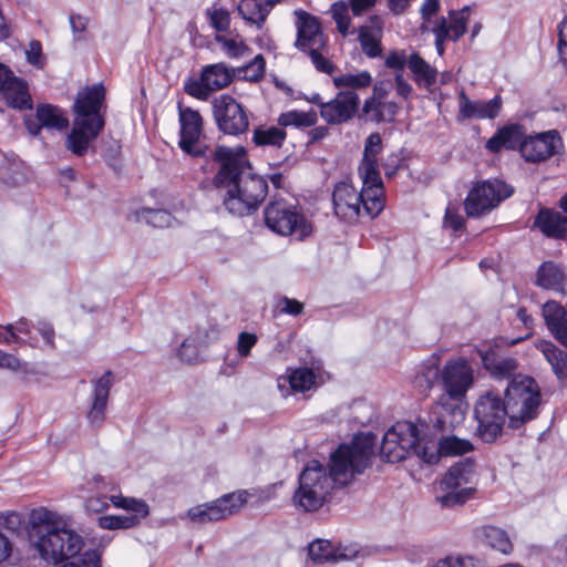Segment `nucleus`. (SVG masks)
<instances>
[{
    "label": "nucleus",
    "instance_id": "f257e3e1",
    "mask_svg": "<svg viewBox=\"0 0 567 567\" xmlns=\"http://www.w3.org/2000/svg\"><path fill=\"white\" fill-rule=\"evenodd\" d=\"M219 169L213 178L217 188L226 190L223 204L233 215L244 216L256 210L268 192L267 182L251 173L244 146H217L209 151Z\"/></svg>",
    "mask_w": 567,
    "mask_h": 567
},
{
    "label": "nucleus",
    "instance_id": "f03ea898",
    "mask_svg": "<svg viewBox=\"0 0 567 567\" xmlns=\"http://www.w3.org/2000/svg\"><path fill=\"white\" fill-rule=\"evenodd\" d=\"M375 436L371 433L355 435L351 443L341 444L330 456L329 474L318 461H311L299 476V483L322 495L336 486L349 484L371 464Z\"/></svg>",
    "mask_w": 567,
    "mask_h": 567
},
{
    "label": "nucleus",
    "instance_id": "7ed1b4c3",
    "mask_svg": "<svg viewBox=\"0 0 567 567\" xmlns=\"http://www.w3.org/2000/svg\"><path fill=\"white\" fill-rule=\"evenodd\" d=\"M28 525L34 547L47 561L56 564L75 558L84 547L83 537L65 526L62 515L47 507L32 509Z\"/></svg>",
    "mask_w": 567,
    "mask_h": 567
},
{
    "label": "nucleus",
    "instance_id": "20e7f679",
    "mask_svg": "<svg viewBox=\"0 0 567 567\" xmlns=\"http://www.w3.org/2000/svg\"><path fill=\"white\" fill-rule=\"evenodd\" d=\"M104 96L105 91L101 85L82 91L76 96L73 127L66 137L65 146L78 156L86 153L90 144L104 127L101 115Z\"/></svg>",
    "mask_w": 567,
    "mask_h": 567
},
{
    "label": "nucleus",
    "instance_id": "39448f33",
    "mask_svg": "<svg viewBox=\"0 0 567 567\" xmlns=\"http://www.w3.org/2000/svg\"><path fill=\"white\" fill-rule=\"evenodd\" d=\"M370 186L362 183L359 192L349 181L337 183L332 190L334 215L348 224L357 223L363 215L371 218L378 216L383 209V186H380L378 194Z\"/></svg>",
    "mask_w": 567,
    "mask_h": 567
},
{
    "label": "nucleus",
    "instance_id": "423d86ee",
    "mask_svg": "<svg viewBox=\"0 0 567 567\" xmlns=\"http://www.w3.org/2000/svg\"><path fill=\"white\" fill-rule=\"evenodd\" d=\"M478 474L471 458L452 465L440 482L441 493L436 496L442 507L452 508L474 498L477 492Z\"/></svg>",
    "mask_w": 567,
    "mask_h": 567
},
{
    "label": "nucleus",
    "instance_id": "0eeeda50",
    "mask_svg": "<svg viewBox=\"0 0 567 567\" xmlns=\"http://www.w3.org/2000/svg\"><path fill=\"white\" fill-rule=\"evenodd\" d=\"M415 454L427 463L437 460L435 454L427 455L426 449L421 446L417 427L411 422H396L390 427L381 444V455L390 463L400 462Z\"/></svg>",
    "mask_w": 567,
    "mask_h": 567
},
{
    "label": "nucleus",
    "instance_id": "6e6552de",
    "mask_svg": "<svg viewBox=\"0 0 567 567\" xmlns=\"http://www.w3.org/2000/svg\"><path fill=\"white\" fill-rule=\"evenodd\" d=\"M264 215L267 227L278 235L302 240L312 233L311 223L285 200L269 203Z\"/></svg>",
    "mask_w": 567,
    "mask_h": 567
},
{
    "label": "nucleus",
    "instance_id": "1a4fd4ad",
    "mask_svg": "<svg viewBox=\"0 0 567 567\" xmlns=\"http://www.w3.org/2000/svg\"><path fill=\"white\" fill-rule=\"evenodd\" d=\"M474 414L478 422L477 433L486 443L496 441L502 434L506 416L509 417L507 403L494 391H487L478 398Z\"/></svg>",
    "mask_w": 567,
    "mask_h": 567
},
{
    "label": "nucleus",
    "instance_id": "9d476101",
    "mask_svg": "<svg viewBox=\"0 0 567 567\" xmlns=\"http://www.w3.org/2000/svg\"><path fill=\"white\" fill-rule=\"evenodd\" d=\"M513 193L514 188L499 179L478 182L472 187L465 198V212L470 217L484 216L511 197Z\"/></svg>",
    "mask_w": 567,
    "mask_h": 567
},
{
    "label": "nucleus",
    "instance_id": "9b49d317",
    "mask_svg": "<svg viewBox=\"0 0 567 567\" xmlns=\"http://www.w3.org/2000/svg\"><path fill=\"white\" fill-rule=\"evenodd\" d=\"M179 148L192 157L208 155V146L202 141L204 120L198 111L178 104Z\"/></svg>",
    "mask_w": 567,
    "mask_h": 567
},
{
    "label": "nucleus",
    "instance_id": "f8f14e48",
    "mask_svg": "<svg viewBox=\"0 0 567 567\" xmlns=\"http://www.w3.org/2000/svg\"><path fill=\"white\" fill-rule=\"evenodd\" d=\"M213 117L217 128L227 135H240L249 127L245 107L228 94H221L212 101Z\"/></svg>",
    "mask_w": 567,
    "mask_h": 567
},
{
    "label": "nucleus",
    "instance_id": "ddd939ff",
    "mask_svg": "<svg viewBox=\"0 0 567 567\" xmlns=\"http://www.w3.org/2000/svg\"><path fill=\"white\" fill-rule=\"evenodd\" d=\"M233 81L230 70L224 63L203 68L199 78H189L184 82V91L192 97L207 101L209 96L228 86Z\"/></svg>",
    "mask_w": 567,
    "mask_h": 567
},
{
    "label": "nucleus",
    "instance_id": "4468645a",
    "mask_svg": "<svg viewBox=\"0 0 567 567\" xmlns=\"http://www.w3.org/2000/svg\"><path fill=\"white\" fill-rule=\"evenodd\" d=\"M248 499L247 491L226 494L218 499L188 509L190 520L199 524L217 522L239 512Z\"/></svg>",
    "mask_w": 567,
    "mask_h": 567
},
{
    "label": "nucleus",
    "instance_id": "2eb2a0df",
    "mask_svg": "<svg viewBox=\"0 0 567 567\" xmlns=\"http://www.w3.org/2000/svg\"><path fill=\"white\" fill-rule=\"evenodd\" d=\"M441 381L445 394L462 402L474 384L473 367L464 358L449 360L441 371Z\"/></svg>",
    "mask_w": 567,
    "mask_h": 567
},
{
    "label": "nucleus",
    "instance_id": "dca6fc26",
    "mask_svg": "<svg viewBox=\"0 0 567 567\" xmlns=\"http://www.w3.org/2000/svg\"><path fill=\"white\" fill-rule=\"evenodd\" d=\"M297 39L295 42L296 48L305 53L315 50L326 49L328 38L324 35L320 21L317 17L302 11H295Z\"/></svg>",
    "mask_w": 567,
    "mask_h": 567
},
{
    "label": "nucleus",
    "instance_id": "f3484780",
    "mask_svg": "<svg viewBox=\"0 0 567 567\" xmlns=\"http://www.w3.org/2000/svg\"><path fill=\"white\" fill-rule=\"evenodd\" d=\"M383 148L382 137L379 133L370 134L364 143L363 157L358 172L362 183H369L370 189L380 193V186H383L379 172L378 155Z\"/></svg>",
    "mask_w": 567,
    "mask_h": 567
},
{
    "label": "nucleus",
    "instance_id": "a211bd4d",
    "mask_svg": "<svg viewBox=\"0 0 567 567\" xmlns=\"http://www.w3.org/2000/svg\"><path fill=\"white\" fill-rule=\"evenodd\" d=\"M358 106V94L353 91H342L330 102L321 104L320 115L329 124H341L353 116Z\"/></svg>",
    "mask_w": 567,
    "mask_h": 567
},
{
    "label": "nucleus",
    "instance_id": "6ab92c4d",
    "mask_svg": "<svg viewBox=\"0 0 567 567\" xmlns=\"http://www.w3.org/2000/svg\"><path fill=\"white\" fill-rule=\"evenodd\" d=\"M560 145V137L555 131L528 136L520 143V154L527 162H542L555 154Z\"/></svg>",
    "mask_w": 567,
    "mask_h": 567
},
{
    "label": "nucleus",
    "instance_id": "aec40b11",
    "mask_svg": "<svg viewBox=\"0 0 567 567\" xmlns=\"http://www.w3.org/2000/svg\"><path fill=\"white\" fill-rule=\"evenodd\" d=\"M24 124L28 132L37 136L42 128L65 130L69 126V120L60 107L42 104L37 107L34 115H30L24 120Z\"/></svg>",
    "mask_w": 567,
    "mask_h": 567
},
{
    "label": "nucleus",
    "instance_id": "412c9836",
    "mask_svg": "<svg viewBox=\"0 0 567 567\" xmlns=\"http://www.w3.org/2000/svg\"><path fill=\"white\" fill-rule=\"evenodd\" d=\"M502 107V99L496 95L489 101H471L464 91L458 94V118L460 120H485L495 118Z\"/></svg>",
    "mask_w": 567,
    "mask_h": 567
},
{
    "label": "nucleus",
    "instance_id": "4be33fe9",
    "mask_svg": "<svg viewBox=\"0 0 567 567\" xmlns=\"http://www.w3.org/2000/svg\"><path fill=\"white\" fill-rule=\"evenodd\" d=\"M113 385V375L110 371L100 377L93 385V399L87 412V421L92 426H101L105 420L106 406L111 388Z\"/></svg>",
    "mask_w": 567,
    "mask_h": 567
},
{
    "label": "nucleus",
    "instance_id": "5701e85b",
    "mask_svg": "<svg viewBox=\"0 0 567 567\" xmlns=\"http://www.w3.org/2000/svg\"><path fill=\"white\" fill-rule=\"evenodd\" d=\"M308 555L316 564H336L354 558L357 549L351 547H336L329 540L317 539L309 545Z\"/></svg>",
    "mask_w": 567,
    "mask_h": 567
},
{
    "label": "nucleus",
    "instance_id": "b1692460",
    "mask_svg": "<svg viewBox=\"0 0 567 567\" xmlns=\"http://www.w3.org/2000/svg\"><path fill=\"white\" fill-rule=\"evenodd\" d=\"M540 390L533 392V398L507 403L509 411V426L517 429L524 423L535 419L540 405Z\"/></svg>",
    "mask_w": 567,
    "mask_h": 567
},
{
    "label": "nucleus",
    "instance_id": "393cba45",
    "mask_svg": "<svg viewBox=\"0 0 567 567\" xmlns=\"http://www.w3.org/2000/svg\"><path fill=\"white\" fill-rule=\"evenodd\" d=\"M483 367L493 378L508 379L514 375L517 362L509 357L498 355L495 351H478Z\"/></svg>",
    "mask_w": 567,
    "mask_h": 567
},
{
    "label": "nucleus",
    "instance_id": "a878e982",
    "mask_svg": "<svg viewBox=\"0 0 567 567\" xmlns=\"http://www.w3.org/2000/svg\"><path fill=\"white\" fill-rule=\"evenodd\" d=\"M535 284L543 289L565 293L566 275L557 264L545 261L536 271Z\"/></svg>",
    "mask_w": 567,
    "mask_h": 567
},
{
    "label": "nucleus",
    "instance_id": "bb28decb",
    "mask_svg": "<svg viewBox=\"0 0 567 567\" xmlns=\"http://www.w3.org/2000/svg\"><path fill=\"white\" fill-rule=\"evenodd\" d=\"M523 134L520 125L512 124L504 126L486 142V148L493 153H497L502 148L514 150L517 146L520 147Z\"/></svg>",
    "mask_w": 567,
    "mask_h": 567
},
{
    "label": "nucleus",
    "instance_id": "cd10ccee",
    "mask_svg": "<svg viewBox=\"0 0 567 567\" xmlns=\"http://www.w3.org/2000/svg\"><path fill=\"white\" fill-rule=\"evenodd\" d=\"M535 225L548 237L563 238L567 234V217L558 212L540 210Z\"/></svg>",
    "mask_w": 567,
    "mask_h": 567
},
{
    "label": "nucleus",
    "instance_id": "c85d7f7f",
    "mask_svg": "<svg viewBox=\"0 0 567 567\" xmlns=\"http://www.w3.org/2000/svg\"><path fill=\"white\" fill-rule=\"evenodd\" d=\"M408 66L419 86L430 89L436 83V69L421 58L419 53H412L409 56Z\"/></svg>",
    "mask_w": 567,
    "mask_h": 567
},
{
    "label": "nucleus",
    "instance_id": "c756f323",
    "mask_svg": "<svg viewBox=\"0 0 567 567\" xmlns=\"http://www.w3.org/2000/svg\"><path fill=\"white\" fill-rule=\"evenodd\" d=\"M399 110L395 102L388 100L368 99L363 105L365 115L377 123L393 121Z\"/></svg>",
    "mask_w": 567,
    "mask_h": 567
},
{
    "label": "nucleus",
    "instance_id": "7c9ffc66",
    "mask_svg": "<svg viewBox=\"0 0 567 567\" xmlns=\"http://www.w3.org/2000/svg\"><path fill=\"white\" fill-rule=\"evenodd\" d=\"M0 91L3 92L8 104L16 109H31V96L28 92V85L24 81L14 78L6 84Z\"/></svg>",
    "mask_w": 567,
    "mask_h": 567
},
{
    "label": "nucleus",
    "instance_id": "2f4dec72",
    "mask_svg": "<svg viewBox=\"0 0 567 567\" xmlns=\"http://www.w3.org/2000/svg\"><path fill=\"white\" fill-rule=\"evenodd\" d=\"M538 389L539 388L533 378L517 375L513 378L505 390L506 403L524 400L526 396L530 400L533 398V392Z\"/></svg>",
    "mask_w": 567,
    "mask_h": 567
},
{
    "label": "nucleus",
    "instance_id": "473e14b6",
    "mask_svg": "<svg viewBox=\"0 0 567 567\" xmlns=\"http://www.w3.org/2000/svg\"><path fill=\"white\" fill-rule=\"evenodd\" d=\"M271 10L267 0H241L238 4V12L243 19L257 24L259 28H261Z\"/></svg>",
    "mask_w": 567,
    "mask_h": 567
},
{
    "label": "nucleus",
    "instance_id": "72a5a7b5",
    "mask_svg": "<svg viewBox=\"0 0 567 567\" xmlns=\"http://www.w3.org/2000/svg\"><path fill=\"white\" fill-rule=\"evenodd\" d=\"M537 348L544 354L559 379L567 378V353L550 341H540Z\"/></svg>",
    "mask_w": 567,
    "mask_h": 567
},
{
    "label": "nucleus",
    "instance_id": "f704fd0d",
    "mask_svg": "<svg viewBox=\"0 0 567 567\" xmlns=\"http://www.w3.org/2000/svg\"><path fill=\"white\" fill-rule=\"evenodd\" d=\"M482 539L484 544L492 549L508 555L513 550V543L508 534L496 526H485L482 529Z\"/></svg>",
    "mask_w": 567,
    "mask_h": 567
},
{
    "label": "nucleus",
    "instance_id": "c9c22d12",
    "mask_svg": "<svg viewBox=\"0 0 567 567\" xmlns=\"http://www.w3.org/2000/svg\"><path fill=\"white\" fill-rule=\"evenodd\" d=\"M468 17L470 8L464 7L458 11L451 10L447 18L441 17L437 20H444L445 30L450 41L455 42L466 32Z\"/></svg>",
    "mask_w": 567,
    "mask_h": 567
},
{
    "label": "nucleus",
    "instance_id": "e433bc0d",
    "mask_svg": "<svg viewBox=\"0 0 567 567\" xmlns=\"http://www.w3.org/2000/svg\"><path fill=\"white\" fill-rule=\"evenodd\" d=\"M17 341L28 342L30 346L37 344L27 320H19L16 324L0 326V342L11 343Z\"/></svg>",
    "mask_w": 567,
    "mask_h": 567
},
{
    "label": "nucleus",
    "instance_id": "4c0bfd02",
    "mask_svg": "<svg viewBox=\"0 0 567 567\" xmlns=\"http://www.w3.org/2000/svg\"><path fill=\"white\" fill-rule=\"evenodd\" d=\"M287 137L284 128L277 126H258L252 132V142L257 146L281 147Z\"/></svg>",
    "mask_w": 567,
    "mask_h": 567
},
{
    "label": "nucleus",
    "instance_id": "58836bf2",
    "mask_svg": "<svg viewBox=\"0 0 567 567\" xmlns=\"http://www.w3.org/2000/svg\"><path fill=\"white\" fill-rule=\"evenodd\" d=\"M326 497V495L318 493V491L310 489L307 484L305 486L299 483V488L293 495V503L305 512H313L323 505Z\"/></svg>",
    "mask_w": 567,
    "mask_h": 567
},
{
    "label": "nucleus",
    "instance_id": "ea45409f",
    "mask_svg": "<svg viewBox=\"0 0 567 567\" xmlns=\"http://www.w3.org/2000/svg\"><path fill=\"white\" fill-rule=\"evenodd\" d=\"M109 499L114 507L127 511L131 513L130 515H136L138 517V523L150 513L148 505L143 499L125 497L122 495H111Z\"/></svg>",
    "mask_w": 567,
    "mask_h": 567
},
{
    "label": "nucleus",
    "instance_id": "a19ab883",
    "mask_svg": "<svg viewBox=\"0 0 567 567\" xmlns=\"http://www.w3.org/2000/svg\"><path fill=\"white\" fill-rule=\"evenodd\" d=\"M361 49L369 58H375L381 53L380 31L372 27H361L359 31Z\"/></svg>",
    "mask_w": 567,
    "mask_h": 567
},
{
    "label": "nucleus",
    "instance_id": "79ce46f5",
    "mask_svg": "<svg viewBox=\"0 0 567 567\" xmlns=\"http://www.w3.org/2000/svg\"><path fill=\"white\" fill-rule=\"evenodd\" d=\"M207 341L203 339L199 333L187 337L178 349V358L188 364H194L199 361V347L206 344Z\"/></svg>",
    "mask_w": 567,
    "mask_h": 567
},
{
    "label": "nucleus",
    "instance_id": "37998d69",
    "mask_svg": "<svg viewBox=\"0 0 567 567\" xmlns=\"http://www.w3.org/2000/svg\"><path fill=\"white\" fill-rule=\"evenodd\" d=\"M287 380L293 392H306L317 384V374L311 369L299 368Z\"/></svg>",
    "mask_w": 567,
    "mask_h": 567
},
{
    "label": "nucleus",
    "instance_id": "c03bdc74",
    "mask_svg": "<svg viewBox=\"0 0 567 567\" xmlns=\"http://www.w3.org/2000/svg\"><path fill=\"white\" fill-rule=\"evenodd\" d=\"M318 116L315 111H289L280 114L278 123L281 126L293 125L296 127H309L317 123Z\"/></svg>",
    "mask_w": 567,
    "mask_h": 567
},
{
    "label": "nucleus",
    "instance_id": "a18cd8bd",
    "mask_svg": "<svg viewBox=\"0 0 567 567\" xmlns=\"http://www.w3.org/2000/svg\"><path fill=\"white\" fill-rule=\"evenodd\" d=\"M473 450V444L465 439L455 435L443 437L439 442V453L445 456H455Z\"/></svg>",
    "mask_w": 567,
    "mask_h": 567
},
{
    "label": "nucleus",
    "instance_id": "49530a36",
    "mask_svg": "<svg viewBox=\"0 0 567 567\" xmlns=\"http://www.w3.org/2000/svg\"><path fill=\"white\" fill-rule=\"evenodd\" d=\"M97 525L107 530L128 529L138 525V517L136 515H104L97 518Z\"/></svg>",
    "mask_w": 567,
    "mask_h": 567
},
{
    "label": "nucleus",
    "instance_id": "de8ad7c7",
    "mask_svg": "<svg viewBox=\"0 0 567 567\" xmlns=\"http://www.w3.org/2000/svg\"><path fill=\"white\" fill-rule=\"evenodd\" d=\"M441 371L436 359H431L422 363L417 370L415 382L424 389H431L441 378Z\"/></svg>",
    "mask_w": 567,
    "mask_h": 567
},
{
    "label": "nucleus",
    "instance_id": "09e8293b",
    "mask_svg": "<svg viewBox=\"0 0 567 567\" xmlns=\"http://www.w3.org/2000/svg\"><path fill=\"white\" fill-rule=\"evenodd\" d=\"M372 83L371 73L368 71H361L357 74H342L333 78V84L336 87H351V89H363L370 86Z\"/></svg>",
    "mask_w": 567,
    "mask_h": 567
},
{
    "label": "nucleus",
    "instance_id": "8fccbe9b",
    "mask_svg": "<svg viewBox=\"0 0 567 567\" xmlns=\"http://www.w3.org/2000/svg\"><path fill=\"white\" fill-rule=\"evenodd\" d=\"M216 41L221 45L223 51L228 58H243L249 53V48L239 35L234 38L217 35Z\"/></svg>",
    "mask_w": 567,
    "mask_h": 567
},
{
    "label": "nucleus",
    "instance_id": "3c124183",
    "mask_svg": "<svg viewBox=\"0 0 567 567\" xmlns=\"http://www.w3.org/2000/svg\"><path fill=\"white\" fill-rule=\"evenodd\" d=\"M543 316L549 329L567 320V309L557 301H547L543 306Z\"/></svg>",
    "mask_w": 567,
    "mask_h": 567
},
{
    "label": "nucleus",
    "instance_id": "603ef678",
    "mask_svg": "<svg viewBox=\"0 0 567 567\" xmlns=\"http://www.w3.org/2000/svg\"><path fill=\"white\" fill-rule=\"evenodd\" d=\"M206 16L208 18L209 24L218 32L226 31L230 24V14L229 12L219 7H212L207 9Z\"/></svg>",
    "mask_w": 567,
    "mask_h": 567
},
{
    "label": "nucleus",
    "instance_id": "864d4df0",
    "mask_svg": "<svg viewBox=\"0 0 567 567\" xmlns=\"http://www.w3.org/2000/svg\"><path fill=\"white\" fill-rule=\"evenodd\" d=\"M348 4L346 2L339 1L334 2L331 6L332 18L336 21L337 29L342 35L348 34V30L350 27V18L348 14Z\"/></svg>",
    "mask_w": 567,
    "mask_h": 567
},
{
    "label": "nucleus",
    "instance_id": "5fc2aeb1",
    "mask_svg": "<svg viewBox=\"0 0 567 567\" xmlns=\"http://www.w3.org/2000/svg\"><path fill=\"white\" fill-rule=\"evenodd\" d=\"M441 7L440 0H425L421 7V17L422 24L421 30L426 32L431 30L437 19H433V17L439 12Z\"/></svg>",
    "mask_w": 567,
    "mask_h": 567
},
{
    "label": "nucleus",
    "instance_id": "6e6d98bb",
    "mask_svg": "<svg viewBox=\"0 0 567 567\" xmlns=\"http://www.w3.org/2000/svg\"><path fill=\"white\" fill-rule=\"evenodd\" d=\"M328 47L326 49H319L307 53L317 71L332 74L336 70L334 64L327 58Z\"/></svg>",
    "mask_w": 567,
    "mask_h": 567
},
{
    "label": "nucleus",
    "instance_id": "4d7b16f0",
    "mask_svg": "<svg viewBox=\"0 0 567 567\" xmlns=\"http://www.w3.org/2000/svg\"><path fill=\"white\" fill-rule=\"evenodd\" d=\"M142 217L154 227H169L173 221L172 215L163 209H144Z\"/></svg>",
    "mask_w": 567,
    "mask_h": 567
},
{
    "label": "nucleus",
    "instance_id": "13d9d810",
    "mask_svg": "<svg viewBox=\"0 0 567 567\" xmlns=\"http://www.w3.org/2000/svg\"><path fill=\"white\" fill-rule=\"evenodd\" d=\"M30 331H31V336L37 340V346H39V342H38V339L33 336L32 333V330H35L42 338L43 340V344L45 347H49L50 349H54L55 348V343H54V336H55V332H54V329L52 327L51 323H49L48 321H44V320H39L37 322L35 326H30Z\"/></svg>",
    "mask_w": 567,
    "mask_h": 567
},
{
    "label": "nucleus",
    "instance_id": "bf43d9fd",
    "mask_svg": "<svg viewBox=\"0 0 567 567\" xmlns=\"http://www.w3.org/2000/svg\"><path fill=\"white\" fill-rule=\"evenodd\" d=\"M265 73V60L258 54L243 69V76L249 81H258Z\"/></svg>",
    "mask_w": 567,
    "mask_h": 567
},
{
    "label": "nucleus",
    "instance_id": "052dcab7",
    "mask_svg": "<svg viewBox=\"0 0 567 567\" xmlns=\"http://www.w3.org/2000/svg\"><path fill=\"white\" fill-rule=\"evenodd\" d=\"M0 369L27 373L28 363L22 362L13 354L4 353L0 350Z\"/></svg>",
    "mask_w": 567,
    "mask_h": 567
},
{
    "label": "nucleus",
    "instance_id": "680f3d73",
    "mask_svg": "<svg viewBox=\"0 0 567 567\" xmlns=\"http://www.w3.org/2000/svg\"><path fill=\"white\" fill-rule=\"evenodd\" d=\"M110 499L103 495H92L84 502V508L90 514H101L109 508Z\"/></svg>",
    "mask_w": 567,
    "mask_h": 567
},
{
    "label": "nucleus",
    "instance_id": "e2e57ef3",
    "mask_svg": "<svg viewBox=\"0 0 567 567\" xmlns=\"http://www.w3.org/2000/svg\"><path fill=\"white\" fill-rule=\"evenodd\" d=\"M432 32L435 37V49L437 51V54L442 56L445 51L444 43L445 41H449L450 38L445 30L444 20H437L434 25L429 30Z\"/></svg>",
    "mask_w": 567,
    "mask_h": 567
},
{
    "label": "nucleus",
    "instance_id": "0e129e2a",
    "mask_svg": "<svg viewBox=\"0 0 567 567\" xmlns=\"http://www.w3.org/2000/svg\"><path fill=\"white\" fill-rule=\"evenodd\" d=\"M257 336L255 333L243 331L238 336L237 340V352L240 357H248L250 350L257 343Z\"/></svg>",
    "mask_w": 567,
    "mask_h": 567
},
{
    "label": "nucleus",
    "instance_id": "69168bd1",
    "mask_svg": "<svg viewBox=\"0 0 567 567\" xmlns=\"http://www.w3.org/2000/svg\"><path fill=\"white\" fill-rule=\"evenodd\" d=\"M27 61L37 66H43L42 45L40 41L33 40L29 43V48L25 51Z\"/></svg>",
    "mask_w": 567,
    "mask_h": 567
},
{
    "label": "nucleus",
    "instance_id": "338daca9",
    "mask_svg": "<svg viewBox=\"0 0 567 567\" xmlns=\"http://www.w3.org/2000/svg\"><path fill=\"white\" fill-rule=\"evenodd\" d=\"M408 60L409 56H406L404 51H394L385 58V65L390 69H394L396 72L403 73Z\"/></svg>",
    "mask_w": 567,
    "mask_h": 567
},
{
    "label": "nucleus",
    "instance_id": "774afa93",
    "mask_svg": "<svg viewBox=\"0 0 567 567\" xmlns=\"http://www.w3.org/2000/svg\"><path fill=\"white\" fill-rule=\"evenodd\" d=\"M558 53L563 61H567V18L558 25Z\"/></svg>",
    "mask_w": 567,
    "mask_h": 567
}]
</instances>
